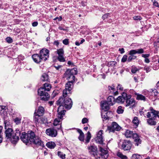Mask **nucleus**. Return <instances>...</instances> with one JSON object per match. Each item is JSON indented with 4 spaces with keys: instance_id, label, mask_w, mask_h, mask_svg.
<instances>
[{
    "instance_id": "obj_3",
    "label": "nucleus",
    "mask_w": 159,
    "mask_h": 159,
    "mask_svg": "<svg viewBox=\"0 0 159 159\" xmlns=\"http://www.w3.org/2000/svg\"><path fill=\"white\" fill-rule=\"evenodd\" d=\"M49 51L46 48L41 50L39 54H35L32 56L34 61L36 63H39L43 61H46L49 57Z\"/></svg>"
},
{
    "instance_id": "obj_16",
    "label": "nucleus",
    "mask_w": 159,
    "mask_h": 159,
    "mask_svg": "<svg viewBox=\"0 0 159 159\" xmlns=\"http://www.w3.org/2000/svg\"><path fill=\"white\" fill-rule=\"evenodd\" d=\"M131 96L130 95L127 94L126 98L125 99L126 104L125 106L126 107L129 106L133 103H134V104L135 100L134 99L131 98Z\"/></svg>"
},
{
    "instance_id": "obj_44",
    "label": "nucleus",
    "mask_w": 159,
    "mask_h": 159,
    "mask_svg": "<svg viewBox=\"0 0 159 159\" xmlns=\"http://www.w3.org/2000/svg\"><path fill=\"white\" fill-rule=\"evenodd\" d=\"M132 157L134 159H140V156L139 155L134 154L132 155Z\"/></svg>"
},
{
    "instance_id": "obj_23",
    "label": "nucleus",
    "mask_w": 159,
    "mask_h": 159,
    "mask_svg": "<svg viewBox=\"0 0 159 159\" xmlns=\"http://www.w3.org/2000/svg\"><path fill=\"white\" fill-rule=\"evenodd\" d=\"M44 113V108L42 106H40L39 107L36 113L40 116H42L43 115Z\"/></svg>"
},
{
    "instance_id": "obj_19",
    "label": "nucleus",
    "mask_w": 159,
    "mask_h": 159,
    "mask_svg": "<svg viewBox=\"0 0 159 159\" xmlns=\"http://www.w3.org/2000/svg\"><path fill=\"white\" fill-rule=\"evenodd\" d=\"M101 106L103 110L105 111H107L109 109V107L110 106L108 103L107 101H101Z\"/></svg>"
},
{
    "instance_id": "obj_43",
    "label": "nucleus",
    "mask_w": 159,
    "mask_h": 159,
    "mask_svg": "<svg viewBox=\"0 0 159 159\" xmlns=\"http://www.w3.org/2000/svg\"><path fill=\"white\" fill-rule=\"evenodd\" d=\"M79 139L81 141L84 142V134H80L79 137Z\"/></svg>"
},
{
    "instance_id": "obj_10",
    "label": "nucleus",
    "mask_w": 159,
    "mask_h": 159,
    "mask_svg": "<svg viewBox=\"0 0 159 159\" xmlns=\"http://www.w3.org/2000/svg\"><path fill=\"white\" fill-rule=\"evenodd\" d=\"M149 110L150 112H148L147 115V118L151 117L152 116L151 114H152L154 116L152 117L155 120L157 117H158L159 118V111H156L151 107L150 108Z\"/></svg>"
},
{
    "instance_id": "obj_20",
    "label": "nucleus",
    "mask_w": 159,
    "mask_h": 159,
    "mask_svg": "<svg viewBox=\"0 0 159 159\" xmlns=\"http://www.w3.org/2000/svg\"><path fill=\"white\" fill-rule=\"evenodd\" d=\"M51 88V86L48 83H45L43 84V86L42 87L40 88L39 89H42L43 90V92L49 91L50 90Z\"/></svg>"
},
{
    "instance_id": "obj_40",
    "label": "nucleus",
    "mask_w": 159,
    "mask_h": 159,
    "mask_svg": "<svg viewBox=\"0 0 159 159\" xmlns=\"http://www.w3.org/2000/svg\"><path fill=\"white\" fill-rule=\"evenodd\" d=\"M57 52L58 56L64 55V51L63 48H60L58 49Z\"/></svg>"
},
{
    "instance_id": "obj_21",
    "label": "nucleus",
    "mask_w": 159,
    "mask_h": 159,
    "mask_svg": "<svg viewBox=\"0 0 159 159\" xmlns=\"http://www.w3.org/2000/svg\"><path fill=\"white\" fill-rule=\"evenodd\" d=\"M133 51L131 50L129 52V54L130 56L129 57L127 61L128 62H130L132 61L133 60H134L137 58V57L134 56L135 53H133Z\"/></svg>"
},
{
    "instance_id": "obj_24",
    "label": "nucleus",
    "mask_w": 159,
    "mask_h": 159,
    "mask_svg": "<svg viewBox=\"0 0 159 159\" xmlns=\"http://www.w3.org/2000/svg\"><path fill=\"white\" fill-rule=\"evenodd\" d=\"M40 116L37 115L36 113V111H35L34 114V121L35 123L37 124H39V122H40V119H41V117Z\"/></svg>"
},
{
    "instance_id": "obj_17",
    "label": "nucleus",
    "mask_w": 159,
    "mask_h": 159,
    "mask_svg": "<svg viewBox=\"0 0 159 159\" xmlns=\"http://www.w3.org/2000/svg\"><path fill=\"white\" fill-rule=\"evenodd\" d=\"M132 137L135 146H138L139 144L141 143V140L138 134L134 133Z\"/></svg>"
},
{
    "instance_id": "obj_39",
    "label": "nucleus",
    "mask_w": 159,
    "mask_h": 159,
    "mask_svg": "<svg viewBox=\"0 0 159 159\" xmlns=\"http://www.w3.org/2000/svg\"><path fill=\"white\" fill-rule=\"evenodd\" d=\"M150 92L152 93V95L154 94V96H157L158 93L157 90L155 89H150Z\"/></svg>"
},
{
    "instance_id": "obj_48",
    "label": "nucleus",
    "mask_w": 159,
    "mask_h": 159,
    "mask_svg": "<svg viewBox=\"0 0 159 159\" xmlns=\"http://www.w3.org/2000/svg\"><path fill=\"white\" fill-rule=\"evenodd\" d=\"M109 13H107L104 15H103V16L102 17V18L103 20L105 19H107L108 18V16L110 15Z\"/></svg>"
},
{
    "instance_id": "obj_59",
    "label": "nucleus",
    "mask_w": 159,
    "mask_h": 159,
    "mask_svg": "<svg viewBox=\"0 0 159 159\" xmlns=\"http://www.w3.org/2000/svg\"><path fill=\"white\" fill-rule=\"evenodd\" d=\"M77 132L80 134V135L84 134L82 130L79 129H77Z\"/></svg>"
},
{
    "instance_id": "obj_52",
    "label": "nucleus",
    "mask_w": 159,
    "mask_h": 159,
    "mask_svg": "<svg viewBox=\"0 0 159 159\" xmlns=\"http://www.w3.org/2000/svg\"><path fill=\"white\" fill-rule=\"evenodd\" d=\"M57 19L58 20V21H60L62 20V17L61 16H60L59 17H57L53 19L54 20H56Z\"/></svg>"
},
{
    "instance_id": "obj_50",
    "label": "nucleus",
    "mask_w": 159,
    "mask_h": 159,
    "mask_svg": "<svg viewBox=\"0 0 159 159\" xmlns=\"http://www.w3.org/2000/svg\"><path fill=\"white\" fill-rule=\"evenodd\" d=\"M150 56V54H143L142 55V57H144L145 58H148V57Z\"/></svg>"
},
{
    "instance_id": "obj_58",
    "label": "nucleus",
    "mask_w": 159,
    "mask_h": 159,
    "mask_svg": "<svg viewBox=\"0 0 159 159\" xmlns=\"http://www.w3.org/2000/svg\"><path fill=\"white\" fill-rule=\"evenodd\" d=\"M117 90L119 89V90H123V88L122 87L121 85L120 84L118 85L117 87Z\"/></svg>"
},
{
    "instance_id": "obj_31",
    "label": "nucleus",
    "mask_w": 159,
    "mask_h": 159,
    "mask_svg": "<svg viewBox=\"0 0 159 159\" xmlns=\"http://www.w3.org/2000/svg\"><path fill=\"white\" fill-rule=\"evenodd\" d=\"M91 137V133L89 131H88L87 133V135L85 140V143H88L89 142Z\"/></svg>"
},
{
    "instance_id": "obj_4",
    "label": "nucleus",
    "mask_w": 159,
    "mask_h": 159,
    "mask_svg": "<svg viewBox=\"0 0 159 159\" xmlns=\"http://www.w3.org/2000/svg\"><path fill=\"white\" fill-rule=\"evenodd\" d=\"M29 142L33 143L37 145L43 146V143L38 137H35V134L32 131H28L27 133Z\"/></svg>"
},
{
    "instance_id": "obj_26",
    "label": "nucleus",
    "mask_w": 159,
    "mask_h": 159,
    "mask_svg": "<svg viewBox=\"0 0 159 159\" xmlns=\"http://www.w3.org/2000/svg\"><path fill=\"white\" fill-rule=\"evenodd\" d=\"M135 94L136 96V98L137 100H140L144 101H146V98L142 94H139L138 93H136Z\"/></svg>"
},
{
    "instance_id": "obj_33",
    "label": "nucleus",
    "mask_w": 159,
    "mask_h": 159,
    "mask_svg": "<svg viewBox=\"0 0 159 159\" xmlns=\"http://www.w3.org/2000/svg\"><path fill=\"white\" fill-rule=\"evenodd\" d=\"M117 155L118 157L121 159H127V157L126 156L124 155L121 152H118L117 153Z\"/></svg>"
},
{
    "instance_id": "obj_5",
    "label": "nucleus",
    "mask_w": 159,
    "mask_h": 159,
    "mask_svg": "<svg viewBox=\"0 0 159 159\" xmlns=\"http://www.w3.org/2000/svg\"><path fill=\"white\" fill-rule=\"evenodd\" d=\"M77 73V69L76 68H74L71 70L68 69L66 70L64 74L65 77L68 80H70V76H72V80L75 81V75Z\"/></svg>"
},
{
    "instance_id": "obj_41",
    "label": "nucleus",
    "mask_w": 159,
    "mask_h": 159,
    "mask_svg": "<svg viewBox=\"0 0 159 159\" xmlns=\"http://www.w3.org/2000/svg\"><path fill=\"white\" fill-rule=\"evenodd\" d=\"M95 140L97 143H99L100 144H102L103 143V138L96 137Z\"/></svg>"
},
{
    "instance_id": "obj_55",
    "label": "nucleus",
    "mask_w": 159,
    "mask_h": 159,
    "mask_svg": "<svg viewBox=\"0 0 159 159\" xmlns=\"http://www.w3.org/2000/svg\"><path fill=\"white\" fill-rule=\"evenodd\" d=\"M144 70L146 71V72L148 73L150 71V69L148 67L145 66L144 68Z\"/></svg>"
},
{
    "instance_id": "obj_38",
    "label": "nucleus",
    "mask_w": 159,
    "mask_h": 159,
    "mask_svg": "<svg viewBox=\"0 0 159 159\" xmlns=\"http://www.w3.org/2000/svg\"><path fill=\"white\" fill-rule=\"evenodd\" d=\"M57 59L60 62H65L66 61L65 58L64 57V55H59L57 57Z\"/></svg>"
},
{
    "instance_id": "obj_62",
    "label": "nucleus",
    "mask_w": 159,
    "mask_h": 159,
    "mask_svg": "<svg viewBox=\"0 0 159 159\" xmlns=\"http://www.w3.org/2000/svg\"><path fill=\"white\" fill-rule=\"evenodd\" d=\"M153 5L154 6L157 7H159V5H158V3L156 1L155 3H153Z\"/></svg>"
},
{
    "instance_id": "obj_34",
    "label": "nucleus",
    "mask_w": 159,
    "mask_h": 159,
    "mask_svg": "<svg viewBox=\"0 0 159 159\" xmlns=\"http://www.w3.org/2000/svg\"><path fill=\"white\" fill-rule=\"evenodd\" d=\"M124 111V108L121 106H119L116 110L117 112L119 114H122Z\"/></svg>"
},
{
    "instance_id": "obj_54",
    "label": "nucleus",
    "mask_w": 159,
    "mask_h": 159,
    "mask_svg": "<svg viewBox=\"0 0 159 159\" xmlns=\"http://www.w3.org/2000/svg\"><path fill=\"white\" fill-rule=\"evenodd\" d=\"M115 87L114 86L112 85L111 86H109L108 87V89L109 91H111V90H112L113 91H114V90H115Z\"/></svg>"
},
{
    "instance_id": "obj_6",
    "label": "nucleus",
    "mask_w": 159,
    "mask_h": 159,
    "mask_svg": "<svg viewBox=\"0 0 159 159\" xmlns=\"http://www.w3.org/2000/svg\"><path fill=\"white\" fill-rule=\"evenodd\" d=\"M75 81L74 80H69L66 84L65 89L63 91V96L64 97L67 96L68 94L71 93V90L73 88V83Z\"/></svg>"
},
{
    "instance_id": "obj_7",
    "label": "nucleus",
    "mask_w": 159,
    "mask_h": 159,
    "mask_svg": "<svg viewBox=\"0 0 159 159\" xmlns=\"http://www.w3.org/2000/svg\"><path fill=\"white\" fill-rule=\"evenodd\" d=\"M121 149L124 151L129 150L131 148L132 143L129 140H124L122 142Z\"/></svg>"
},
{
    "instance_id": "obj_28",
    "label": "nucleus",
    "mask_w": 159,
    "mask_h": 159,
    "mask_svg": "<svg viewBox=\"0 0 159 159\" xmlns=\"http://www.w3.org/2000/svg\"><path fill=\"white\" fill-rule=\"evenodd\" d=\"M46 145L49 148L53 149L56 146V145L54 142H48L47 143Z\"/></svg>"
},
{
    "instance_id": "obj_13",
    "label": "nucleus",
    "mask_w": 159,
    "mask_h": 159,
    "mask_svg": "<svg viewBox=\"0 0 159 159\" xmlns=\"http://www.w3.org/2000/svg\"><path fill=\"white\" fill-rule=\"evenodd\" d=\"M57 112H58V115H57V118H56L54 121V122L53 123V124L55 126H57V125H58L59 126L57 128V129H61V125H60V124L61 123V120H60L62 119V118L65 115H61V117H59V114H61V113H59V112L57 111Z\"/></svg>"
},
{
    "instance_id": "obj_25",
    "label": "nucleus",
    "mask_w": 159,
    "mask_h": 159,
    "mask_svg": "<svg viewBox=\"0 0 159 159\" xmlns=\"http://www.w3.org/2000/svg\"><path fill=\"white\" fill-rule=\"evenodd\" d=\"M147 120V122L148 124L151 125H154L156 124V122L155 121V119L153 117H150Z\"/></svg>"
},
{
    "instance_id": "obj_56",
    "label": "nucleus",
    "mask_w": 159,
    "mask_h": 159,
    "mask_svg": "<svg viewBox=\"0 0 159 159\" xmlns=\"http://www.w3.org/2000/svg\"><path fill=\"white\" fill-rule=\"evenodd\" d=\"M53 43L54 45H56L58 47L59 45V42L58 40H56L54 41Z\"/></svg>"
},
{
    "instance_id": "obj_45",
    "label": "nucleus",
    "mask_w": 159,
    "mask_h": 159,
    "mask_svg": "<svg viewBox=\"0 0 159 159\" xmlns=\"http://www.w3.org/2000/svg\"><path fill=\"white\" fill-rule=\"evenodd\" d=\"M116 62L115 61H111L108 62V66H113L115 65Z\"/></svg>"
},
{
    "instance_id": "obj_37",
    "label": "nucleus",
    "mask_w": 159,
    "mask_h": 159,
    "mask_svg": "<svg viewBox=\"0 0 159 159\" xmlns=\"http://www.w3.org/2000/svg\"><path fill=\"white\" fill-rule=\"evenodd\" d=\"M133 122L136 126H137L139 124V121L137 117H134L133 120Z\"/></svg>"
},
{
    "instance_id": "obj_14",
    "label": "nucleus",
    "mask_w": 159,
    "mask_h": 159,
    "mask_svg": "<svg viewBox=\"0 0 159 159\" xmlns=\"http://www.w3.org/2000/svg\"><path fill=\"white\" fill-rule=\"evenodd\" d=\"M88 149L90 154L94 157L98 156V154H97V148L95 146L92 145L89 146L88 147Z\"/></svg>"
},
{
    "instance_id": "obj_30",
    "label": "nucleus",
    "mask_w": 159,
    "mask_h": 159,
    "mask_svg": "<svg viewBox=\"0 0 159 159\" xmlns=\"http://www.w3.org/2000/svg\"><path fill=\"white\" fill-rule=\"evenodd\" d=\"M134 134L132 131L127 130L125 132V136L127 138H130L133 136Z\"/></svg>"
},
{
    "instance_id": "obj_63",
    "label": "nucleus",
    "mask_w": 159,
    "mask_h": 159,
    "mask_svg": "<svg viewBox=\"0 0 159 159\" xmlns=\"http://www.w3.org/2000/svg\"><path fill=\"white\" fill-rule=\"evenodd\" d=\"M102 118H104V119H105L106 120H107L108 119V117L107 116L106 114L104 115L103 116L102 115Z\"/></svg>"
},
{
    "instance_id": "obj_60",
    "label": "nucleus",
    "mask_w": 159,
    "mask_h": 159,
    "mask_svg": "<svg viewBox=\"0 0 159 159\" xmlns=\"http://www.w3.org/2000/svg\"><path fill=\"white\" fill-rule=\"evenodd\" d=\"M38 25V22L37 21H34L32 23V25L34 27L37 26Z\"/></svg>"
},
{
    "instance_id": "obj_49",
    "label": "nucleus",
    "mask_w": 159,
    "mask_h": 159,
    "mask_svg": "<svg viewBox=\"0 0 159 159\" xmlns=\"http://www.w3.org/2000/svg\"><path fill=\"white\" fill-rule=\"evenodd\" d=\"M62 43L64 44L67 45L69 44V39H66L63 40Z\"/></svg>"
},
{
    "instance_id": "obj_36",
    "label": "nucleus",
    "mask_w": 159,
    "mask_h": 159,
    "mask_svg": "<svg viewBox=\"0 0 159 159\" xmlns=\"http://www.w3.org/2000/svg\"><path fill=\"white\" fill-rule=\"evenodd\" d=\"M4 127L5 129L8 128V127H9L11 126V124L10 122L7 120H5L4 121Z\"/></svg>"
},
{
    "instance_id": "obj_11",
    "label": "nucleus",
    "mask_w": 159,
    "mask_h": 159,
    "mask_svg": "<svg viewBox=\"0 0 159 159\" xmlns=\"http://www.w3.org/2000/svg\"><path fill=\"white\" fill-rule=\"evenodd\" d=\"M100 153L98 154L99 156L98 157H101V158L106 159L108 156V151L107 149H104L100 147L99 148Z\"/></svg>"
},
{
    "instance_id": "obj_9",
    "label": "nucleus",
    "mask_w": 159,
    "mask_h": 159,
    "mask_svg": "<svg viewBox=\"0 0 159 159\" xmlns=\"http://www.w3.org/2000/svg\"><path fill=\"white\" fill-rule=\"evenodd\" d=\"M121 129L120 127L116 122H113L111 125L107 127V130L109 132L114 133L115 131H119Z\"/></svg>"
},
{
    "instance_id": "obj_61",
    "label": "nucleus",
    "mask_w": 159,
    "mask_h": 159,
    "mask_svg": "<svg viewBox=\"0 0 159 159\" xmlns=\"http://www.w3.org/2000/svg\"><path fill=\"white\" fill-rule=\"evenodd\" d=\"M119 50L121 54H123L125 52L124 49V48H119Z\"/></svg>"
},
{
    "instance_id": "obj_53",
    "label": "nucleus",
    "mask_w": 159,
    "mask_h": 159,
    "mask_svg": "<svg viewBox=\"0 0 159 159\" xmlns=\"http://www.w3.org/2000/svg\"><path fill=\"white\" fill-rule=\"evenodd\" d=\"M134 19L135 20H140L141 19V18L139 16H136L134 17Z\"/></svg>"
},
{
    "instance_id": "obj_42",
    "label": "nucleus",
    "mask_w": 159,
    "mask_h": 159,
    "mask_svg": "<svg viewBox=\"0 0 159 159\" xmlns=\"http://www.w3.org/2000/svg\"><path fill=\"white\" fill-rule=\"evenodd\" d=\"M5 40L6 41L9 43H11L13 41V40L12 39L9 37H7Z\"/></svg>"
},
{
    "instance_id": "obj_64",
    "label": "nucleus",
    "mask_w": 159,
    "mask_h": 159,
    "mask_svg": "<svg viewBox=\"0 0 159 159\" xmlns=\"http://www.w3.org/2000/svg\"><path fill=\"white\" fill-rule=\"evenodd\" d=\"M61 65H58V66H54V67L57 70H58L61 67Z\"/></svg>"
},
{
    "instance_id": "obj_18",
    "label": "nucleus",
    "mask_w": 159,
    "mask_h": 159,
    "mask_svg": "<svg viewBox=\"0 0 159 159\" xmlns=\"http://www.w3.org/2000/svg\"><path fill=\"white\" fill-rule=\"evenodd\" d=\"M21 135L20 136V138L21 140L26 145L27 143H29L28 137L27 133L25 132H23L21 134Z\"/></svg>"
},
{
    "instance_id": "obj_2",
    "label": "nucleus",
    "mask_w": 159,
    "mask_h": 159,
    "mask_svg": "<svg viewBox=\"0 0 159 159\" xmlns=\"http://www.w3.org/2000/svg\"><path fill=\"white\" fill-rule=\"evenodd\" d=\"M4 133L6 138L7 139H10L13 144H16L19 140V137L21 134V131L18 128L16 129L14 132L13 129L11 128L8 127L5 129Z\"/></svg>"
},
{
    "instance_id": "obj_35",
    "label": "nucleus",
    "mask_w": 159,
    "mask_h": 159,
    "mask_svg": "<svg viewBox=\"0 0 159 159\" xmlns=\"http://www.w3.org/2000/svg\"><path fill=\"white\" fill-rule=\"evenodd\" d=\"M57 155L61 159H65L66 158V154L60 151L57 152Z\"/></svg>"
},
{
    "instance_id": "obj_27",
    "label": "nucleus",
    "mask_w": 159,
    "mask_h": 159,
    "mask_svg": "<svg viewBox=\"0 0 159 159\" xmlns=\"http://www.w3.org/2000/svg\"><path fill=\"white\" fill-rule=\"evenodd\" d=\"M41 80L43 82L49 81V79L48 75L46 73L43 74L41 77Z\"/></svg>"
},
{
    "instance_id": "obj_12",
    "label": "nucleus",
    "mask_w": 159,
    "mask_h": 159,
    "mask_svg": "<svg viewBox=\"0 0 159 159\" xmlns=\"http://www.w3.org/2000/svg\"><path fill=\"white\" fill-rule=\"evenodd\" d=\"M55 128H52L47 129L46 130V133L50 136L55 137L57 135V131Z\"/></svg>"
},
{
    "instance_id": "obj_47",
    "label": "nucleus",
    "mask_w": 159,
    "mask_h": 159,
    "mask_svg": "<svg viewBox=\"0 0 159 159\" xmlns=\"http://www.w3.org/2000/svg\"><path fill=\"white\" fill-rule=\"evenodd\" d=\"M102 130H100L98 133L97 137H96L102 138Z\"/></svg>"
},
{
    "instance_id": "obj_32",
    "label": "nucleus",
    "mask_w": 159,
    "mask_h": 159,
    "mask_svg": "<svg viewBox=\"0 0 159 159\" xmlns=\"http://www.w3.org/2000/svg\"><path fill=\"white\" fill-rule=\"evenodd\" d=\"M21 118L16 117L13 119V121L16 125H18L21 123Z\"/></svg>"
},
{
    "instance_id": "obj_29",
    "label": "nucleus",
    "mask_w": 159,
    "mask_h": 159,
    "mask_svg": "<svg viewBox=\"0 0 159 159\" xmlns=\"http://www.w3.org/2000/svg\"><path fill=\"white\" fill-rule=\"evenodd\" d=\"M133 51V53L141 54L144 52L143 49L142 48H139L136 49L132 50Z\"/></svg>"
},
{
    "instance_id": "obj_15",
    "label": "nucleus",
    "mask_w": 159,
    "mask_h": 159,
    "mask_svg": "<svg viewBox=\"0 0 159 159\" xmlns=\"http://www.w3.org/2000/svg\"><path fill=\"white\" fill-rule=\"evenodd\" d=\"M127 94L125 92H123L121 96H119L116 99V102L118 103H123L126 98Z\"/></svg>"
},
{
    "instance_id": "obj_8",
    "label": "nucleus",
    "mask_w": 159,
    "mask_h": 159,
    "mask_svg": "<svg viewBox=\"0 0 159 159\" xmlns=\"http://www.w3.org/2000/svg\"><path fill=\"white\" fill-rule=\"evenodd\" d=\"M42 89H39L38 90V93L40 96L41 100L46 101H48L50 98V95L46 92H43Z\"/></svg>"
},
{
    "instance_id": "obj_51",
    "label": "nucleus",
    "mask_w": 159,
    "mask_h": 159,
    "mask_svg": "<svg viewBox=\"0 0 159 159\" xmlns=\"http://www.w3.org/2000/svg\"><path fill=\"white\" fill-rule=\"evenodd\" d=\"M88 121V119L86 118H83L82 120V122L83 124L87 122Z\"/></svg>"
},
{
    "instance_id": "obj_1",
    "label": "nucleus",
    "mask_w": 159,
    "mask_h": 159,
    "mask_svg": "<svg viewBox=\"0 0 159 159\" xmlns=\"http://www.w3.org/2000/svg\"><path fill=\"white\" fill-rule=\"evenodd\" d=\"M67 96L61 97L59 98V100L57 101L56 104L57 105L59 106L57 111L59 113H61L59 115V117H61V115H65L66 111L64 110V107L66 109H70L72 105V102L70 98L66 97Z\"/></svg>"
},
{
    "instance_id": "obj_46",
    "label": "nucleus",
    "mask_w": 159,
    "mask_h": 159,
    "mask_svg": "<svg viewBox=\"0 0 159 159\" xmlns=\"http://www.w3.org/2000/svg\"><path fill=\"white\" fill-rule=\"evenodd\" d=\"M128 56L126 55H124L121 59V62H125L127 60Z\"/></svg>"
},
{
    "instance_id": "obj_22",
    "label": "nucleus",
    "mask_w": 159,
    "mask_h": 159,
    "mask_svg": "<svg viewBox=\"0 0 159 159\" xmlns=\"http://www.w3.org/2000/svg\"><path fill=\"white\" fill-rule=\"evenodd\" d=\"M110 106H113L115 103L116 99L112 96H109L107 101Z\"/></svg>"
},
{
    "instance_id": "obj_57",
    "label": "nucleus",
    "mask_w": 159,
    "mask_h": 159,
    "mask_svg": "<svg viewBox=\"0 0 159 159\" xmlns=\"http://www.w3.org/2000/svg\"><path fill=\"white\" fill-rule=\"evenodd\" d=\"M137 71V68H134L131 69V71L133 73H135Z\"/></svg>"
}]
</instances>
